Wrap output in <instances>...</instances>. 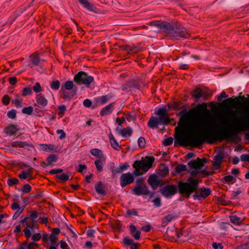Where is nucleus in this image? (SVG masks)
Returning a JSON list of instances; mask_svg holds the SVG:
<instances>
[{
    "instance_id": "1",
    "label": "nucleus",
    "mask_w": 249,
    "mask_h": 249,
    "mask_svg": "<svg viewBox=\"0 0 249 249\" xmlns=\"http://www.w3.org/2000/svg\"><path fill=\"white\" fill-rule=\"evenodd\" d=\"M228 97L222 91L217 96V102H210L211 109L220 114L214 123L206 103L178 112L177 115L180 118L175 127V146L191 144L197 147L205 142L213 144L224 140L233 141V96Z\"/></svg>"
},
{
    "instance_id": "2",
    "label": "nucleus",
    "mask_w": 249,
    "mask_h": 249,
    "mask_svg": "<svg viewBox=\"0 0 249 249\" xmlns=\"http://www.w3.org/2000/svg\"><path fill=\"white\" fill-rule=\"evenodd\" d=\"M150 26L157 27L165 33V36L179 40L181 38H187L190 34L187 29L180 25L173 26L170 23L160 20H155L149 23Z\"/></svg>"
},
{
    "instance_id": "3",
    "label": "nucleus",
    "mask_w": 249,
    "mask_h": 249,
    "mask_svg": "<svg viewBox=\"0 0 249 249\" xmlns=\"http://www.w3.org/2000/svg\"><path fill=\"white\" fill-rule=\"evenodd\" d=\"M190 177L186 181H180L178 182L179 194L187 199L190 197L191 195L196 191L199 187V182L198 179L195 178L198 177L199 170L195 169L190 171Z\"/></svg>"
},
{
    "instance_id": "4",
    "label": "nucleus",
    "mask_w": 249,
    "mask_h": 249,
    "mask_svg": "<svg viewBox=\"0 0 249 249\" xmlns=\"http://www.w3.org/2000/svg\"><path fill=\"white\" fill-rule=\"evenodd\" d=\"M155 161V158L153 156L145 157V159L137 160L134 161L132 165L135 169L133 174L136 176L142 175L143 173L147 172L150 169Z\"/></svg>"
},
{
    "instance_id": "5",
    "label": "nucleus",
    "mask_w": 249,
    "mask_h": 249,
    "mask_svg": "<svg viewBox=\"0 0 249 249\" xmlns=\"http://www.w3.org/2000/svg\"><path fill=\"white\" fill-rule=\"evenodd\" d=\"M247 131H249V114L244 111L238 121L234 120V140L239 132Z\"/></svg>"
},
{
    "instance_id": "6",
    "label": "nucleus",
    "mask_w": 249,
    "mask_h": 249,
    "mask_svg": "<svg viewBox=\"0 0 249 249\" xmlns=\"http://www.w3.org/2000/svg\"><path fill=\"white\" fill-rule=\"evenodd\" d=\"M247 97H245L242 94V92H240L238 96L234 97V109H240L242 111L240 112V117H241V113L246 111L249 114V94L247 95ZM235 117V112H234V120L238 121Z\"/></svg>"
},
{
    "instance_id": "7",
    "label": "nucleus",
    "mask_w": 249,
    "mask_h": 249,
    "mask_svg": "<svg viewBox=\"0 0 249 249\" xmlns=\"http://www.w3.org/2000/svg\"><path fill=\"white\" fill-rule=\"evenodd\" d=\"M77 89V87L74 86L72 81H67L61 88L62 98L65 100L72 98L76 94Z\"/></svg>"
},
{
    "instance_id": "8",
    "label": "nucleus",
    "mask_w": 249,
    "mask_h": 249,
    "mask_svg": "<svg viewBox=\"0 0 249 249\" xmlns=\"http://www.w3.org/2000/svg\"><path fill=\"white\" fill-rule=\"evenodd\" d=\"M73 81L77 85H84L89 87L94 81V78L84 71H79L73 78Z\"/></svg>"
},
{
    "instance_id": "9",
    "label": "nucleus",
    "mask_w": 249,
    "mask_h": 249,
    "mask_svg": "<svg viewBox=\"0 0 249 249\" xmlns=\"http://www.w3.org/2000/svg\"><path fill=\"white\" fill-rule=\"evenodd\" d=\"M170 122V117L168 114L159 116V117H151L148 122V125L149 127L154 129L157 127L158 124L166 125Z\"/></svg>"
},
{
    "instance_id": "10",
    "label": "nucleus",
    "mask_w": 249,
    "mask_h": 249,
    "mask_svg": "<svg viewBox=\"0 0 249 249\" xmlns=\"http://www.w3.org/2000/svg\"><path fill=\"white\" fill-rule=\"evenodd\" d=\"M161 194L166 198L172 197L178 192L179 193L178 182L177 186L171 184L167 185L160 189Z\"/></svg>"
},
{
    "instance_id": "11",
    "label": "nucleus",
    "mask_w": 249,
    "mask_h": 249,
    "mask_svg": "<svg viewBox=\"0 0 249 249\" xmlns=\"http://www.w3.org/2000/svg\"><path fill=\"white\" fill-rule=\"evenodd\" d=\"M196 189V191L194 192L192 196L195 200H200L201 198L205 199L207 198L212 193L209 188L203 187L198 190Z\"/></svg>"
},
{
    "instance_id": "12",
    "label": "nucleus",
    "mask_w": 249,
    "mask_h": 249,
    "mask_svg": "<svg viewBox=\"0 0 249 249\" xmlns=\"http://www.w3.org/2000/svg\"><path fill=\"white\" fill-rule=\"evenodd\" d=\"M192 97L195 99L196 102H198L201 98L202 100H207L208 93L202 90L200 88L194 89L191 92Z\"/></svg>"
},
{
    "instance_id": "13",
    "label": "nucleus",
    "mask_w": 249,
    "mask_h": 249,
    "mask_svg": "<svg viewBox=\"0 0 249 249\" xmlns=\"http://www.w3.org/2000/svg\"><path fill=\"white\" fill-rule=\"evenodd\" d=\"M206 159L205 158L200 159L197 157L195 160H191L188 163V165L191 169L200 170L204 166V164L206 163Z\"/></svg>"
},
{
    "instance_id": "14",
    "label": "nucleus",
    "mask_w": 249,
    "mask_h": 249,
    "mask_svg": "<svg viewBox=\"0 0 249 249\" xmlns=\"http://www.w3.org/2000/svg\"><path fill=\"white\" fill-rule=\"evenodd\" d=\"M134 181V178L130 172L123 174L120 178V185L124 188L126 185L133 183Z\"/></svg>"
},
{
    "instance_id": "15",
    "label": "nucleus",
    "mask_w": 249,
    "mask_h": 249,
    "mask_svg": "<svg viewBox=\"0 0 249 249\" xmlns=\"http://www.w3.org/2000/svg\"><path fill=\"white\" fill-rule=\"evenodd\" d=\"M132 191L134 194L138 196L141 195L144 196L150 194V190L146 184H143L142 186L135 185Z\"/></svg>"
},
{
    "instance_id": "16",
    "label": "nucleus",
    "mask_w": 249,
    "mask_h": 249,
    "mask_svg": "<svg viewBox=\"0 0 249 249\" xmlns=\"http://www.w3.org/2000/svg\"><path fill=\"white\" fill-rule=\"evenodd\" d=\"M147 182L154 190H155L158 186H161L163 184L156 174L150 175L147 179Z\"/></svg>"
},
{
    "instance_id": "17",
    "label": "nucleus",
    "mask_w": 249,
    "mask_h": 249,
    "mask_svg": "<svg viewBox=\"0 0 249 249\" xmlns=\"http://www.w3.org/2000/svg\"><path fill=\"white\" fill-rule=\"evenodd\" d=\"M19 130L18 127V125L10 124L5 128L4 132L9 136L15 135L17 132Z\"/></svg>"
},
{
    "instance_id": "18",
    "label": "nucleus",
    "mask_w": 249,
    "mask_h": 249,
    "mask_svg": "<svg viewBox=\"0 0 249 249\" xmlns=\"http://www.w3.org/2000/svg\"><path fill=\"white\" fill-rule=\"evenodd\" d=\"M11 146L12 147H19V148H25L26 147H30L32 148L34 147V145L27 142L24 141H15L11 143Z\"/></svg>"
},
{
    "instance_id": "19",
    "label": "nucleus",
    "mask_w": 249,
    "mask_h": 249,
    "mask_svg": "<svg viewBox=\"0 0 249 249\" xmlns=\"http://www.w3.org/2000/svg\"><path fill=\"white\" fill-rule=\"evenodd\" d=\"M123 243L126 246H130V249H139L141 244L139 243H134V241L132 239L128 237H124L123 239Z\"/></svg>"
},
{
    "instance_id": "20",
    "label": "nucleus",
    "mask_w": 249,
    "mask_h": 249,
    "mask_svg": "<svg viewBox=\"0 0 249 249\" xmlns=\"http://www.w3.org/2000/svg\"><path fill=\"white\" fill-rule=\"evenodd\" d=\"M115 131L119 135H121L123 137H124L126 135H128V136H131L133 130L132 128L128 126L125 128H124L123 129H120L119 127H116L115 128Z\"/></svg>"
},
{
    "instance_id": "21",
    "label": "nucleus",
    "mask_w": 249,
    "mask_h": 249,
    "mask_svg": "<svg viewBox=\"0 0 249 249\" xmlns=\"http://www.w3.org/2000/svg\"><path fill=\"white\" fill-rule=\"evenodd\" d=\"M115 105V103H111L107 106L103 108L100 111V115L104 116L110 114L113 111Z\"/></svg>"
},
{
    "instance_id": "22",
    "label": "nucleus",
    "mask_w": 249,
    "mask_h": 249,
    "mask_svg": "<svg viewBox=\"0 0 249 249\" xmlns=\"http://www.w3.org/2000/svg\"><path fill=\"white\" fill-rule=\"evenodd\" d=\"M36 101L37 104V106L39 107H45L48 104L47 100L41 93L38 94L36 95Z\"/></svg>"
},
{
    "instance_id": "23",
    "label": "nucleus",
    "mask_w": 249,
    "mask_h": 249,
    "mask_svg": "<svg viewBox=\"0 0 249 249\" xmlns=\"http://www.w3.org/2000/svg\"><path fill=\"white\" fill-rule=\"evenodd\" d=\"M159 172L157 175L161 178L165 177L169 173V168L165 164H160L159 168Z\"/></svg>"
},
{
    "instance_id": "24",
    "label": "nucleus",
    "mask_w": 249,
    "mask_h": 249,
    "mask_svg": "<svg viewBox=\"0 0 249 249\" xmlns=\"http://www.w3.org/2000/svg\"><path fill=\"white\" fill-rule=\"evenodd\" d=\"M78 1L85 8L87 9L89 11L95 13L96 12V7H94L92 4L88 1L87 0H78Z\"/></svg>"
},
{
    "instance_id": "25",
    "label": "nucleus",
    "mask_w": 249,
    "mask_h": 249,
    "mask_svg": "<svg viewBox=\"0 0 249 249\" xmlns=\"http://www.w3.org/2000/svg\"><path fill=\"white\" fill-rule=\"evenodd\" d=\"M96 192L98 194L105 196L107 194V192L105 190V186L101 181H99L95 186Z\"/></svg>"
},
{
    "instance_id": "26",
    "label": "nucleus",
    "mask_w": 249,
    "mask_h": 249,
    "mask_svg": "<svg viewBox=\"0 0 249 249\" xmlns=\"http://www.w3.org/2000/svg\"><path fill=\"white\" fill-rule=\"evenodd\" d=\"M129 167V165L127 162L124 163L121 166H120L116 169H113L112 170V173L113 176H115L116 174L121 173L127 169Z\"/></svg>"
},
{
    "instance_id": "27",
    "label": "nucleus",
    "mask_w": 249,
    "mask_h": 249,
    "mask_svg": "<svg viewBox=\"0 0 249 249\" xmlns=\"http://www.w3.org/2000/svg\"><path fill=\"white\" fill-rule=\"evenodd\" d=\"M130 234L136 240H139L141 237V231H136V227L134 225H130Z\"/></svg>"
},
{
    "instance_id": "28",
    "label": "nucleus",
    "mask_w": 249,
    "mask_h": 249,
    "mask_svg": "<svg viewBox=\"0 0 249 249\" xmlns=\"http://www.w3.org/2000/svg\"><path fill=\"white\" fill-rule=\"evenodd\" d=\"M234 213H236L234 215V224L240 225L242 224L245 216L242 213H240L239 212H234Z\"/></svg>"
},
{
    "instance_id": "29",
    "label": "nucleus",
    "mask_w": 249,
    "mask_h": 249,
    "mask_svg": "<svg viewBox=\"0 0 249 249\" xmlns=\"http://www.w3.org/2000/svg\"><path fill=\"white\" fill-rule=\"evenodd\" d=\"M90 152L92 155L99 158V159H101V158H103V161H105V159L101 150L97 148H94L90 150Z\"/></svg>"
},
{
    "instance_id": "30",
    "label": "nucleus",
    "mask_w": 249,
    "mask_h": 249,
    "mask_svg": "<svg viewBox=\"0 0 249 249\" xmlns=\"http://www.w3.org/2000/svg\"><path fill=\"white\" fill-rule=\"evenodd\" d=\"M182 171H187V172H190V170H187L185 165L181 164L175 167V170L174 171L175 173H174V175H175L176 174H180Z\"/></svg>"
},
{
    "instance_id": "31",
    "label": "nucleus",
    "mask_w": 249,
    "mask_h": 249,
    "mask_svg": "<svg viewBox=\"0 0 249 249\" xmlns=\"http://www.w3.org/2000/svg\"><path fill=\"white\" fill-rule=\"evenodd\" d=\"M33 168H30L27 172L22 171L21 174H18V178L20 179H25L28 177H31L32 174Z\"/></svg>"
},
{
    "instance_id": "32",
    "label": "nucleus",
    "mask_w": 249,
    "mask_h": 249,
    "mask_svg": "<svg viewBox=\"0 0 249 249\" xmlns=\"http://www.w3.org/2000/svg\"><path fill=\"white\" fill-rule=\"evenodd\" d=\"M175 218V216L172 214H168L164 216L162 220V227H165L169 222Z\"/></svg>"
},
{
    "instance_id": "33",
    "label": "nucleus",
    "mask_w": 249,
    "mask_h": 249,
    "mask_svg": "<svg viewBox=\"0 0 249 249\" xmlns=\"http://www.w3.org/2000/svg\"><path fill=\"white\" fill-rule=\"evenodd\" d=\"M182 104V103L181 101H174L173 102V108L175 110H179L180 109H182V110L181 111H182L184 109V107L185 109L186 110V106L183 105L182 106H180Z\"/></svg>"
},
{
    "instance_id": "34",
    "label": "nucleus",
    "mask_w": 249,
    "mask_h": 249,
    "mask_svg": "<svg viewBox=\"0 0 249 249\" xmlns=\"http://www.w3.org/2000/svg\"><path fill=\"white\" fill-rule=\"evenodd\" d=\"M103 160L98 159L94 161V164L98 172H101L103 170Z\"/></svg>"
},
{
    "instance_id": "35",
    "label": "nucleus",
    "mask_w": 249,
    "mask_h": 249,
    "mask_svg": "<svg viewBox=\"0 0 249 249\" xmlns=\"http://www.w3.org/2000/svg\"><path fill=\"white\" fill-rule=\"evenodd\" d=\"M30 57L31 58L32 62L34 65H38L40 62V58L36 53L31 55Z\"/></svg>"
},
{
    "instance_id": "36",
    "label": "nucleus",
    "mask_w": 249,
    "mask_h": 249,
    "mask_svg": "<svg viewBox=\"0 0 249 249\" xmlns=\"http://www.w3.org/2000/svg\"><path fill=\"white\" fill-rule=\"evenodd\" d=\"M223 158V155L222 153H219L214 156V160L215 161L213 163V166H215V164H217L219 166Z\"/></svg>"
},
{
    "instance_id": "37",
    "label": "nucleus",
    "mask_w": 249,
    "mask_h": 249,
    "mask_svg": "<svg viewBox=\"0 0 249 249\" xmlns=\"http://www.w3.org/2000/svg\"><path fill=\"white\" fill-rule=\"evenodd\" d=\"M58 160V157L54 154H51L49 155L46 160L48 162V164H52L53 163L56 162Z\"/></svg>"
},
{
    "instance_id": "38",
    "label": "nucleus",
    "mask_w": 249,
    "mask_h": 249,
    "mask_svg": "<svg viewBox=\"0 0 249 249\" xmlns=\"http://www.w3.org/2000/svg\"><path fill=\"white\" fill-rule=\"evenodd\" d=\"M124 49L132 53H137L140 51V48L138 46L131 47L128 45L125 46Z\"/></svg>"
},
{
    "instance_id": "39",
    "label": "nucleus",
    "mask_w": 249,
    "mask_h": 249,
    "mask_svg": "<svg viewBox=\"0 0 249 249\" xmlns=\"http://www.w3.org/2000/svg\"><path fill=\"white\" fill-rule=\"evenodd\" d=\"M55 178L60 179L62 182H66L69 179V175L65 173H63L61 175H56Z\"/></svg>"
},
{
    "instance_id": "40",
    "label": "nucleus",
    "mask_w": 249,
    "mask_h": 249,
    "mask_svg": "<svg viewBox=\"0 0 249 249\" xmlns=\"http://www.w3.org/2000/svg\"><path fill=\"white\" fill-rule=\"evenodd\" d=\"M50 86L52 89L57 90L60 88V83L58 80L53 81L51 83Z\"/></svg>"
},
{
    "instance_id": "41",
    "label": "nucleus",
    "mask_w": 249,
    "mask_h": 249,
    "mask_svg": "<svg viewBox=\"0 0 249 249\" xmlns=\"http://www.w3.org/2000/svg\"><path fill=\"white\" fill-rule=\"evenodd\" d=\"M43 196V193L40 192L36 194H31L30 198H31V201H34L35 199H40Z\"/></svg>"
},
{
    "instance_id": "42",
    "label": "nucleus",
    "mask_w": 249,
    "mask_h": 249,
    "mask_svg": "<svg viewBox=\"0 0 249 249\" xmlns=\"http://www.w3.org/2000/svg\"><path fill=\"white\" fill-rule=\"evenodd\" d=\"M32 93V90L31 88L29 86L23 88L22 93V96L23 97L29 95H31Z\"/></svg>"
},
{
    "instance_id": "43",
    "label": "nucleus",
    "mask_w": 249,
    "mask_h": 249,
    "mask_svg": "<svg viewBox=\"0 0 249 249\" xmlns=\"http://www.w3.org/2000/svg\"><path fill=\"white\" fill-rule=\"evenodd\" d=\"M109 142L113 148L118 151L120 150V148H121V146L119 145L118 142L115 139L110 141Z\"/></svg>"
},
{
    "instance_id": "44",
    "label": "nucleus",
    "mask_w": 249,
    "mask_h": 249,
    "mask_svg": "<svg viewBox=\"0 0 249 249\" xmlns=\"http://www.w3.org/2000/svg\"><path fill=\"white\" fill-rule=\"evenodd\" d=\"M33 111V107L32 106H29L28 107H24L22 109V113L23 114H27V115H31Z\"/></svg>"
},
{
    "instance_id": "45",
    "label": "nucleus",
    "mask_w": 249,
    "mask_h": 249,
    "mask_svg": "<svg viewBox=\"0 0 249 249\" xmlns=\"http://www.w3.org/2000/svg\"><path fill=\"white\" fill-rule=\"evenodd\" d=\"M7 184L9 186H12L19 183V180L16 178H9L7 180Z\"/></svg>"
},
{
    "instance_id": "46",
    "label": "nucleus",
    "mask_w": 249,
    "mask_h": 249,
    "mask_svg": "<svg viewBox=\"0 0 249 249\" xmlns=\"http://www.w3.org/2000/svg\"><path fill=\"white\" fill-rule=\"evenodd\" d=\"M138 144L140 148H143L145 146V140L144 137H141L138 140Z\"/></svg>"
},
{
    "instance_id": "47",
    "label": "nucleus",
    "mask_w": 249,
    "mask_h": 249,
    "mask_svg": "<svg viewBox=\"0 0 249 249\" xmlns=\"http://www.w3.org/2000/svg\"><path fill=\"white\" fill-rule=\"evenodd\" d=\"M32 190L31 186L29 184H24L22 188L21 189V191L23 193H29L31 192Z\"/></svg>"
},
{
    "instance_id": "48",
    "label": "nucleus",
    "mask_w": 249,
    "mask_h": 249,
    "mask_svg": "<svg viewBox=\"0 0 249 249\" xmlns=\"http://www.w3.org/2000/svg\"><path fill=\"white\" fill-rule=\"evenodd\" d=\"M233 177L231 175L226 176L224 177V183L230 184L233 183Z\"/></svg>"
},
{
    "instance_id": "49",
    "label": "nucleus",
    "mask_w": 249,
    "mask_h": 249,
    "mask_svg": "<svg viewBox=\"0 0 249 249\" xmlns=\"http://www.w3.org/2000/svg\"><path fill=\"white\" fill-rule=\"evenodd\" d=\"M57 239V236L53 235V234H51V235L49 237V240H50V242L53 245L56 246H57L58 245V244L56 242Z\"/></svg>"
},
{
    "instance_id": "50",
    "label": "nucleus",
    "mask_w": 249,
    "mask_h": 249,
    "mask_svg": "<svg viewBox=\"0 0 249 249\" xmlns=\"http://www.w3.org/2000/svg\"><path fill=\"white\" fill-rule=\"evenodd\" d=\"M11 98L7 94H5L2 97V103L5 106H7L9 104Z\"/></svg>"
},
{
    "instance_id": "51",
    "label": "nucleus",
    "mask_w": 249,
    "mask_h": 249,
    "mask_svg": "<svg viewBox=\"0 0 249 249\" xmlns=\"http://www.w3.org/2000/svg\"><path fill=\"white\" fill-rule=\"evenodd\" d=\"M126 214L128 216H131L132 215L134 216H138V213L136 209H133L132 210H127L126 213Z\"/></svg>"
},
{
    "instance_id": "52",
    "label": "nucleus",
    "mask_w": 249,
    "mask_h": 249,
    "mask_svg": "<svg viewBox=\"0 0 249 249\" xmlns=\"http://www.w3.org/2000/svg\"><path fill=\"white\" fill-rule=\"evenodd\" d=\"M167 112V110L165 107H161L158 109V111L156 113V114L160 116L168 114L166 113Z\"/></svg>"
},
{
    "instance_id": "53",
    "label": "nucleus",
    "mask_w": 249,
    "mask_h": 249,
    "mask_svg": "<svg viewBox=\"0 0 249 249\" xmlns=\"http://www.w3.org/2000/svg\"><path fill=\"white\" fill-rule=\"evenodd\" d=\"M173 142V138L171 137H168L164 139L162 142V144L164 146H169L172 144Z\"/></svg>"
},
{
    "instance_id": "54",
    "label": "nucleus",
    "mask_w": 249,
    "mask_h": 249,
    "mask_svg": "<svg viewBox=\"0 0 249 249\" xmlns=\"http://www.w3.org/2000/svg\"><path fill=\"white\" fill-rule=\"evenodd\" d=\"M33 89L36 93H38L42 91L41 87L38 82H36L33 88Z\"/></svg>"
},
{
    "instance_id": "55",
    "label": "nucleus",
    "mask_w": 249,
    "mask_h": 249,
    "mask_svg": "<svg viewBox=\"0 0 249 249\" xmlns=\"http://www.w3.org/2000/svg\"><path fill=\"white\" fill-rule=\"evenodd\" d=\"M58 114L59 115L63 116L64 115L65 111H66V106L64 105H61L58 107Z\"/></svg>"
},
{
    "instance_id": "56",
    "label": "nucleus",
    "mask_w": 249,
    "mask_h": 249,
    "mask_svg": "<svg viewBox=\"0 0 249 249\" xmlns=\"http://www.w3.org/2000/svg\"><path fill=\"white\" fill-rule=\"evenodd\" d=\"M17 111L12 109L7 112V116L9 118L15 119L16 117Z\"/></svg>"
},
{
    "instance_id": "57",
    "label": "nucleus",
    "mask_w": 249,
    "mask_h": 249,
    "mask_svg": "<svg viewBox=\"0 0 249 249\" xmlns=\"http://www.w3.org/2000/svg\"><path fill=\"white\" fill-rule=\"evenodd\" d=\"M29 217L31 221H36L35 219L38 217V213L36 211H32Z\"/></svg>"
},
{
    "instance_id": "58",
    "label": "nucleus",
    "mask_w": 249,
    "mask_h": 249,
    "mask_svg": "<svg viewBox=\"0 0 249 249\" xmlns=\"http://www.w3.org/2000/svg\"><path fill=\"white\" fill-rule=\"evenodd\" d=\"M56 133L57 134H60V135L59 136V138L60 139V140H62V139H64V138H66V133L62 129H57L56 130Z\"/></svg>"
},
{
    "instance_id": "59",
    "label": "nucleus",
    "mask_w": 249,
    "mask_h": 249,
    "mask_svg": "<svg viewBox=\"0 0 249 249\" xmlns=\"http://www.w3.org/2000/svg\"><path fill=\"white\" fill-rule=\"evenodd\" d=\"M153 202L154 203V205L156 207H160L161 203V200L160 197H157L154 199L153 200Z\"/></svg>"
},
{
    "instance_id": "60",
    "label": "nucleus",
    "mask_w": 249,
    "mask_h": 249,
    "mask_svg": "<svg viewBox=\"0 0 249 249\" xmlns=\"http://www.w3.org/2000/svg\"><path fill=\"white\" fill-rule=\"evenodd\" d=\"M128 84H130V85H129L130 89L132 88H135L138 89H139V84H138L137 82L134 80H131V81H128Z\"/></svg>"
},
{
    "instance_id": "61",
    "label": "nucleus",
    "mask_w": 249,
    "mask_h": 249,
    "mask_svg": "<svg viewBox=\"0 0 249 249\" xmlns=\"http://www.w3.org/2000/svg\"><path fill=\"white\" fill-rule=\"evenodd\" d=\"M36 221H29L28 223H27V224L26 225L27 227L26 228H28L30 230L31 229L32 230L35 226V223H36Z\"/></svg>"
},
{
    "instance_id": "62",
    "label": "nucleus",
    "mask_w": 249,
    "mask_h": 249,
    "mask_svg": "<svg viewBox=\"0 0 249 249\" xmlns=\"http://www.w3.org/2000/svg\"><path fill=\"white\" fill-rule=\"evenodd\" d=\"M125 121V118L122 117L121 118L117 117L116 120V122L119 125H121Z\"/></svg>"
},
{
    "instance_id": "63",
    "label": "nucleus",
    "mask_w": 249,
    "mask_h": 249,
    "mask_svg": "<svg viewBox=\"0 0 249 249\" xmlns=\"http://www.w3.org/2000/svg\"><path fill=\"white\" fill-rule=\"evenodd\" d=\"M212 247L214 249H223V246H222L221 243H217L215 242H214L212 244Z\"/></svg>"
},
{
    "instance_id": "64",
    "label": "nucleus",
    "mask_w": 249,
    "mask_h": 249,
    "mask_svg": "<svg viewBox=\"0 0 249 249\" xmlns=\"http://www.w3.org/2000/svg\"><path fill=\"white\" fill-rule=\"evenodd\" d=\"M240 159L243 161H248L249 163V155L242 154L240 156Z\"/></svg>"
}]
</instances>
